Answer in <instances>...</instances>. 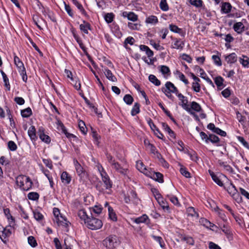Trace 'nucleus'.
<instances>
[{
	"mask_svg": "<svg viewBox=\"0 0 249 249\" xmlns=\"http://www.w3.org/2000/svg\"><path fill=\"white\" fill-rule=\"evenodd\" d=\"M78 216L80 219L81 223H84L89 229L96 230L100 229L103 226L102 221L93 216L90 217L85 209H81L78 212Z\"/></svg>",
	"mask_w": 249,
	"mask_h": 249,
	"instance_id": "1",
	"label": "nucleus"
},
{
	"mask_svg": "<svg viewBox=\"0 0 249 249\" xmlns=\"http://www.w3.org/2000/svg\"><path fill=\"white\" fill-rule=\"evenodd\" d=\"M16 182L19 188L24 191H29L32 187L33 182L27 176L19 175L16 179Z\"/></svg>",
	"mask_w": 249,
	"mask_h": 249,
	"instance_id": "2",
	"label": "nucleus"
},
{
	"mask_svg": "<svg viewBox=\"0 0 249 249\" xmlns=\"http://www.w3.org/2000/svg\"><path fill=\"white\" fill-rule=\"evenodd\" d=\"M16 224H9L6 227H1L0 228V238L3 243L6 244L8 240L7 238L10 237L14 231V227ZM0 227L1 226L0 225Z\"/></svg>",
	"mask_w": 249,
	"mask_h": 249,
	"instance_id": "3",
	"label": "nucleus"
},
{
	"mask_svg": "<svg viewBox=\"0 0 249 249\" xmlns=\"http://www.w3.org/2000/svg\"><path fill=\"white\" fill-rule=\"evenodd\" d=\"M119 244L120 241L116 235L109 236L103 240L104 245L109 249L116 248Z\"/></svg>",
	"mask_w": 249,
	"mask_h": 249,
	"instance_id": "4",
	"label": "nucleus"
},
{
	"mask_svg": "<svg viewBox=\"0 0 249 249\" xmlns=\"http://www.w3.org/2000/svg\"><path fill=\"white\" fill-rule=\"evenodd\" d=\"M73 164L76 174L81 180H84L88 178V174L85 169L75 159L73 160Z\"/></svg>",
	"mask_w": 249,
	"mask_h": 249,
	"instance_id": "5",
	"label": "nucleus"
},
{
	"mask_svg": "<svg viewBox=\"0 0 249 249\" xmlns=\"http://www.w3.org/2000/svg\"><path fill=\"white\" fill-rule=\"evenodd\" d=\"M209 173L212 179L215 183L220 187H223L224 189H226V187L224 186L222 180L223 178L228 179L226 176L223 174H220L219 176H218L217 175L215 174L213 172L210 170H209Z\"/></svg>",
	"mask_w": 249,
	"mask_h": 249,
	"instance_id": "6",
	"label": "nucleus"
},
{
	"mask_svg": "<svg viewBox=\"0 0 249 249\" xmlns=\"http://www.w3.org/2000/svg\"><path fill=\"white\" fill-rule=\"evenodd\" d=\"M54 222L56 223L58 226H62L64 228H67L69 227L71 223L67 220V218L60 215V217L56 219H53Z\"/></svg>",
	"mask_w": 249,
	"mask_h": 249,
	"instance_id": "7",
	"label": "nucleus"
},
{
	"mask_svg": "<svg viewBox=\"0 0 249 249\" xmlns=\"http://www.w3.org/2000/svg\"><path fill=\"white\" fill-rule=\"evenodd\" d=\"M38 135L42 142L46 143H49L51 142L50 137L45 133V129L43 127H40L37 131Z\"/></svg>",
	"mask_w": 249,
	"mask_h": 249,
	"instance_id": "8",
	"label": "nucleus"
},
{
	"mask_svg": "<svg viewBox=\"0 0 249 249\" xmlns=\"http://www.w3.org/2000/svg\"><path fill=\"white\" fill-rule=\"evenodd\" d=\"M162 91L171 92L177 94L178 90L175 85L171 82H167L165 84V88L162 89Z\"/></svg>",
	"mask_w": 249,
	"mask_h": 249,
	"instance_id": "9",
	"label": "nucleus"
},
{
	"mask_svg": "<svg viewBox=\"0 0 249 249\" xmlns=\"http://www.w3.org/2000/svg\"><path fill=\"white\" fill-rule=\"evenodd\" d=\"M131 219L132 222L138 224L141 223L148 224L150 221V219L146 214H143L139 217L132 218Z\"/></svg>",
	"mask_w": 249,
	"mask_h": 249,
	"instance_id": "10",
	"label": "nucleus"
},
{
	"mask_svg": "<svg viewBox=\"0 0 249 249\" xmlns=\"http://www.w3.org/2000/svg\"><path fill=\"white\" fill-rule=\"evenodd\" d=\"M111 165L113 169L122 175H126L127 174V169L122 167L119 162L115 161Z\"/></svg>",
	"mask_w": 249,
	"mask_h": 249,
	"instance_id": "11",
	"label": "nucleus"
},
{
	"mask_svg": "<svg viewBox=\"0 0 249 249\" xmlns=\"http://www.w3.org/2000/svg\"><path fill=\"white\" fill-rule=\"evenodd\" d=\"M60 178L62 182L65 185L69 184L71 180V176L66 171H63L61 173Z\"/></svg>",
	"mask_w": 249,
	"mask_h": 249,
	"instance_id": "12",
	"label": "nucleus"
},
{
	"mask_svg": "<svg viewBox=\"0 0 249 249\" xmlns=\"http://www.w3.org/2000/svg\"><path fill=\"white\" fill-rule=\"evenodd\" d=\"M79 28L83 33L87 35L89 34V30L92 29L90 23L85 20H83V23L80 25Z\"/></svg>",
	"mask_w": 249,
	"mask_h": 249,
	"instance_id": "13",
	"label": "nucleus"
},
{
	"mask_svg": "<svg viewBox=\"0 0 249 249\" xmlns=\"http://www.w3.org/2000/svg\"><path fill=\"white\" fill-rule=\"evenodd\" d=\"M14 63L16 66L18 71H23V70L25 69L23 62L15 54H14Z\"/></svg>",
	"mask_w": 249,
	"mask_h": 249,
	"instance_id": "14",
	"label": "nucleus"
},
{
	"mask_svg": "<svg viewBox=\"0 0 249 249\" xmlns=\"http://www.w3.org/2000/svg\"><path fill=\"white\" fill-rule=\"evenodd\" d=\"M102 70L104 71L106 77L109 80L112 82H115L117 80L116 78L114 76L109 70L107 68L102 66Z\"/></svg>",
	"mask_w": 249,
	"mask_h": 249,
	"instance_id": "15",
	"label": "nucleus"
},
{
	"mask_svg": "<svg viewBox=\"0 0 249 249\" xmlns=\"http://www.w3.org/2000/svg\"><path fill=\"white\" fill-rule=\"evenodd\" d=\"M225 59L228 64H233L236 62L237 56L235 53H233L228 55H224Z\"/></svg>",
	"mask_w": 249,
	"mask_h": 249,
	"instance_id": "16",
	"label": "nucleus"
},
{
	"mask_svg": "<svg viewBox=\"0 0 249 249\" xmlns=\"http://www.w3.org/2000/svg\"><path fill=\"white\" fill-rule=\"evenodd\" d=\"M3 213L6 217L9 224H15V218L11 214L9 208H5L3 209Z\"/></svg>",
	"mask_w": 249,
	"mask_h": 249,
	"instance_id": "17",
	"label": "nucleus"
},
{
	"mask_svg": "<svg viewBox=\"0 0 249 249\" xmlns=\"http://www.w3.org/2000/svg\"><path fill=\"white\" fill-rule=\"evenodd\" d=\"M122 16L124 18H127L128 20L132 21H137L138 19V16L132 12H124L122 14Z\"/></svg>",
	"mask_w": 249,
	"mask_h": 249,
	"instance_id": "18",
	"label": "nucleus"
},
{
	"mask_svg": "<svg viewBox=\"0 0 249 249\" xmlns=\"http://www.w3.org/2000/svg\"><path fill=\"white\" fill-rule=\"evenodd\" d=\"M217 163L220 167H223L224 169L228 172L230 173L233 172V169L230 165L227 164V162H224L221 160H218Z\"/></svg>",
	"mask_w": 249,
	"mask_h": 249,
	"instance_id": "19",
	"label": "nucleus"
},
{
	"mask_svg": "<svg viewBox=\"0 0 249 249\" xmlns=\"http://www.w3.org/2000/svg\"><path fill=\"white\" fill-rule=\"evenodd\" d=\"M233 28L237 34H241L245 30V26L241 22H236L234 24Z\"/></svg>",
	"mask_w": 249,
	"mask_h": 249,
	"instance_id": "20",
	"label": "nucleus"
},
{
	"mask_svg": "<svg viewBox=\"0 0 249 249\" xmlns=\"http://www.w3.org/2000/svg\"><path fill=\"white\" fill-rule=\"evenodd\" d=\"M106 206H108V215L109 218L113 221H116L117 220V216L113 208L110 207L107 202L106 203Z\"/></svg>",
	"mask_w": 249,
	"mask_h": 249,
	"instance_id": "21",
	"label": "nucleus"
},
{
	"mask_svg": "<svg viewBox=\"0 0 249 249\" xmlns=\"http://www.w3.org/2000/svg\"><path fill=\"white\" fill-rule=\"evenodd\" d=\"M157 200L164 210H166L167 212H169L170 208L168 203L164 200L161 196L157 199Z\"/></svg>",
	"mask_w": 249,
	"mask_h": 249,
	"instance_id": "22",
	"label": "nucleus"
},
{
	"mask_svg": "<svg viewBox=\"0 0 249 249\" xmlns=\"http://www.w3.org/2000/svg\"><path fill=\"white\" fill-rule=\"evenodd\" d=\"M151 178L160 183H163L164 182L163 175L160 172H154Z\"/></svg>",
	"mask_w": 249,
	"mask_h": 249,
	"instance_id": "23",
	"label": "nucleus"
},
{
	"mask_svg": "<svg viewBox=\"0 0 249 249\" xmlns=\"http://www.w3.org/2000/svg\"><path fill=\"white\" fill-rule=\"evenodd\" d=\"M199 222L201 225L207 228L211 229L212 227H213L214 226L213 224L212 223L208 220L205 218H201L199 219Z\"/></svg>",
	"mask_w": 249,
	"mask_h": 249,
	"instance_id": "24",
	"label": "nucleus"
},
{
	"mask_svg": "<svg viewBox=\"0 0 249 249\" xmlns=\"http://www.w3.org/2000/svg\"><path fill=\"white\" fill-rule=\"evenodd\" d=\"M158 22V18L156 16L151 15L147 17L145 19V22L148 24L155 25Z\"/></svg>",
	"mask_w": 249,
	"mask_h": 249,
	"instance_id": "25",
	"label": "nucleus"
},
{
	"mask_svg": "<svg viewBox=\"0 0 249 249\" xmlns=\"http://www.w3.org/2000/svg\"><path fill=\"white\" fill-rule=\"evenodd\" d=\"M184 46V43L180 39H175V42L173 45V48L176 49H182Z\"/></svg>",
	"mask_w": 249,
	"mask_h": 249,
	"instance_id": "26",
	"label": "nucleus"
},
{
	"mask_svg": "<svg viewBox=\"0 0 249 249\" xmlns=\"http://www.w3.org/2000/svg\"><path fill=\"white\" fill-rule=\"evenodd\" d=\"M140 49L141 51H144L145 52L146 55L148 57H152L154 53L152 50H151L149 48L144 45H141L140 46Z\"/></svg>",
	"mask_w": 249,
	"mask_h": 249,
	"instance_id": "27",
	"label": "nucleus"
},
{
	"mask_svg": "<svg viewBox=\"0 0 249 249\" xmlns=\"http://www.w3.org/2000/svg\"><path fill=\"white\" fill-rule=\"evenodd\" d=\"M136 166L137 169L141 172L147 174V169L142 162L141 161H137L136 162Z\"/></svg>",
	"mask_w": 249,
	"mask_h": 249,
	"instance_id": "28",
	"label": "nucleus"
},
{
	"mask_svg": "<svg viewBox=\"0 0 249 249\" xmlns=\"http://www.w3.org/2000/svg\"><path fill=\"white\" fill-rule=\"evenodd\" d=\"M190 108H191L192 111L194 110L197 112L203 111L200 105L195 101H193L191 103V107Z\"/></svg>",
	"mask_w": 249,
	"mask_h": 249,
	"instance_id": "29",
	"label": "nucleus"
},
{
	"mask_svg": "<svg viewBox=\"0 0 249 249\" xmlns=\"http://www.w3.org/2000/svg\"><path fill=\"white\" fill-rule=\"evenodd\" d=\"M36 131V128L34 126H31L30 127L28 131V135L32 140H36L37 138Z\"/></svg>",
	"mask_w": 249,
	"mask_h": 249,
	"instance_id": "30",
	"label": "nucleus"
},
{
	"mask_svg": "<svg viewBox=\"0 0 249 249\" xmlns=\"http://www.w3.org/2000/svg\"><path fill=\"white\" fill-rule=\"evenodd\" d=\"M231 5L228 2H224L221 6L222 12L227 14L231 12Z\"/></svg>",
	"mask_w": 249,
	"mask_h": 249,
	"instance_id": "31",
	"label": "nucleus"
},
{
	"mask_svg": "<svg viewBox=\"0 0 249 249\" xmlns=\"http://www.w3.org/2000/svg\"><path fill=\"white\" fill-rule=\"evenodd\" d=\"M102 207L101 206L95 205L92 208H90V213L92 216H93V213L96 214H99L101 213L102 211Z\"/></svg>",
	"mask_w": 249,
	"mask_h": 249,
	"instance_id": "32",
	"label": "nucleus"
},
{
	"mask_svg": "<svg viewBox=\"0 0 249 249\" xmlns=\"http://www.w3.org/2000/svg\"><path fill=\"white\" fill-rule=\"evenodd\" d=\"M226 190L229 194L232 196L235 195L237 193L235 186L231 182L230 183V186L227 187Z\"/></svg>",
	"mask_w": 249,
	"mask_h": 249,
	"instance_id": "33",
	"label": "nucleus"
},
{
	"mask_svg": "<svg viewBox=\"0 0 249 249\" xmlns=\"http://www.w3.org/2000/svg\"><path fill=\"white\" fill-rule=\"evenodd\" d=\"M214 83L217 88L220 89L223 86L224 79L220 76H217L214 79Z\"/></svg>",
	"mask_w": 249,
	"mask_h": 249,
	"instance_id": "34",
	"label": "nucleus"
},
{
	"mask_svg": "<svg viewBox=\"0 0 249 249\" xmlns=\"http://www.w3.org/2000/svg\"><path fill=\"white\" fill-rule=\"evenodd\" d=\"M104 183L106 189H110L112 188V183L109 177L102 179Z\"/></svg>",
	"mask_w": 249,
	"mask_h": 249,
	"instance_id": "35",
	"label": "nucleus"
},
{
	"mask_svg": "<svg viewBox=\"0 0 249 249\" xmlns=\"http://www.w3.org/2000/svg\"><path fill=\"white\" fill-rule=\"evenodd\" d=\"M189 3L197 8H201L203 5V2L202 0H189Z\"/></svg>",
	"mask_w": 249,
	"mask_h": 249,
	"instance_id": "36",
	"label": "nucleus"
},
{
	"mask_svg": "<svg viewBox=\"0 0 249 249\" xmlns=\"http://www.w3.org/2000/svg\"><path fill=\"white\" fill-rule=\"evenodd\" d=\"M32 114V111L30 107H28L21 110V115L23 118H28Z\"/></svg>",
	"mask_w": 249,
	"mask_h": 249,
	"instance_id": "37",
	"label": "nucleus"
},
{
	"mask_svg": "<svg viewBox=\"0 0 249 249\" xmlns=\"http://www.w3.org/2000/svg\"><path fill=\"white\" fill-rule=\"evenodd\" d=\"M140 105L138 103H135L131 109V114L134 116L138 114L140 111Z\"/></svg>",
	"mask_w": 249,
	"mask_h": 249,
	"instance_id": "38",
	"label": "nucleus"
},
{
	"mask_svg": "<svg viewBox=\"0 0 249 249\" xmlns=\"http://www.w3.org/2000/svg\"><path fill=\"white\" fill-rule=\"evenodd\" d=\"M160 68V71L163 75H169L171 74L170 69L168 67L165 65H161L159 67Z\"/></svg>",
	"mask_w": 249,
	"mask_h": 249,
	"instance_id": "39",
	"label": "nucleus"
},
{
	"mask_svg": "<svg viewBox=\"0 0 249 249\" xmlns=\"http://www.w3.org/2000/svg\"><path fill=\"white\" fill-rule=\"evenodd\" d=\"M114 18V15L113 13H108L104 16L105 21L108 24L111 23Z\"/></svg>",
	"mask_w": 249,
	"mask_h": 249,
	"instance_id": "40",
	"label": "nucleus"
},
{
	"mask_svg": "<svg viewBox=\"0 0 249 249\" xmlns=\"http://www.w3.org/2000/svg\"><path fill=\"white\" fill-rule=\"evenodd\" d=\"M148 79L151 83L157 86H159L161 84L160 81L154 75L150 74Z\"/></svg>",
	"mask_w": 249,
	"mask_h": 249,
	"instance_id": "41",
	"label": "nucleus"
},
{
	"mask_svg": "<svg viewBox=\"0 0 249 249\" xmlns=\"http://www.w3.org/2000/svg\"><path fill=\"white\" fill-rule=\"evenodd\" d=\"M167 197L169 198L170 201L174 205L178 206L180 205V203H179L178 198L176 196H174L172 195H167Z\"/></svg>",
	"mask_w": 249,
	"mask_h": 249,
	"instance_id": "42",
	"label": "nucleus"
},
{
	"mask_svg": "<svg viewBox=\"0 0 249 249\" xmlns=\"http://www.w3.org/2000/svg\"><path fill=\"white\" fill-rule=\"evenodd\" d=\"M186 212L188 216L198 217V214L196 212L193 207H189L186 210Z\"/></svg>",
	"mask_w": 249,
	"mask_h": 249,
	"instance_id": "43",
	"label": "nucleus"
},
{
	"mask_svg": "<svg viewBox=\"0 0 249 249\" xmlns=\"http://www.w3.org/2000/svg\"><path fill=\"white\" fill-rule=\"evenodd\" d=\"M243 58H240L239 62L244 67H249V58L245 55H243Z\"/></svg>",
	"mask_w": 249,
	"mask_h": 249,
	"instance_id": "44",
	"label": "nucleus"
},
{
	"mask_svg": "<svg viewBox=\"0 0 249 249\" xmlns=\"http://www.w3.org/2000/svg\"><path fill=\"white\" fill-rule=\"evenodd\" d=\"M44 175L47 178L49 181L50 186L52 188H53L54 182L53 181V178L49 174V171L48 170H45L43 171Z\"/></svg>",
	"mask_w": 249,
	"mask_h": 249,
	"instance_id": "45",
	"label": "nucleus"
},
{
	"mask_svg": "<svg viewBox=\"0 0 249 249\" xmlns=\"http://www.w3.org/2000/svg\"><path fill=\"white\" fill-rule=\"evenodd\" d=\"M160 7L163 11H167L169 10V6L166 0H160Z\"/></svg>",
	"mask_w": 249,
	"mask_h": 249,
	"instance_id": "46",
	"label": "nucleus"
},
{
	"mask_svg": "<svg viewBox=\"0 0 249 249\" xmlns=\"http://www.w3.org/2000/svg\"><path fill=\"white\" fill-rule=\"evenodd\" d=\"M123 100L124 102L128 105H130L132 104L134 99L132 96L130 94H126L124 97Z\"/></svg>",
	"mask_w": 249,
	"mask_h": 249,
	"instance_id": "47",
	"label": "nucleus"
},
{
	"mask_svg": "<svg viewBox=\"0 0 249 249\" xmlns=\"http://www.w3.org/2000/svg\"><path fill=\"white\" fill-rule=\"evenodd\" d=\"M169 29L171 31L174 33L180 34L182 32V29L181 28H178L177 25L173 24L169 25Z\"/></svg>",
	"mask_w": 249,
	"mask_h": 249,
	"instance_id": "48",
	"label": "nucleus"
},
{
	"mask_svg": "<svg viewBox=\"0 0 249 249\" xmlns=\"http://www.w3.org/2000/svg\"><path fill=\"white\" fill-rule=\"evenodd\" d=\"M78 125L81 132L84 135L86 134L87 132V128L84 122L81 120L80 121Z\"/></svg>",
	"mask_w": 249,
	"mask_h": 249,
	"instance_id": "49",
	"label": "nucleus"
},
{
	"mask_svg": "<svg viewBox=\"0 0 249 249\" xmlns=\"http://www.w3.org/2000/svg\"><path fill=\"white\" fill-rule=\"evenodd\" d=\"M39 197V194L36 192H30L28 194V199L32 200H36Z\"/></svg>",
	"mask_w": 249,
	"mask_h": 249,
	"instance_id": "50",
	"label": "nucleus"
},
{
	"mask_svg": "<svg viewBox=\"0 0 249 249\" xmlns=\"http://www.w3.org/2000/svg\"><path fill=\"white\" fill-rule=\"evenodd\" d=\"M214 64L217 66H221L222 65V62L220 57L217 55H213L212 57Z\"/></svg>",
	"mask_w": 249,
	"mask_h": 249,
	"instance_id": "51",
	"label": "nucleus"
},
{
	"mask_svg": "<svg viewBox=\"0 0 249 249\" xmlns=\"http://www.w3.org/2000/svg\"><path fill=\"white\" fill-rule=\"evenodd\" d=\"M179 171L182 175L184 176L185 177L187 178H191V174L189 172V171L187 170V168L182 166L180 168Z\"/></svg>",
	"mask_w": 249,
	"mask_h": 249,
	"instance_id": "52",
	"label": "nucleus"
},
{
	"mask_svg": "<svg viewBox=\"0 0 249 249\" xmlns=\"http://www.w3.org/2000/svg\"><path fill=\"white\" fill-rule=\"evenodd\" d=\"M7 145L8 149L12 151H16L18 148L16 143L12 141H9L8 142Z\"/></svg>",
	"mask_w": 249,
	"mask_h": 249,
	"instance_id": "53",
	"label": "nucleus"
},
{
	"mask_svg": "<svg viewBox=\"0 0 249 249\" xmlns=\"http://www.w3.org/2000/svg\"><path fill=\"white\" fill-rule=\"evenodd\" d=\"M28 242L32 247H36L37 245L36 240L33 236H30L28 237Z\"/></svg>",
	"mask_w": 249,
	"mask_h": 249,
	"instance_id": "54",
	"label": "nucleus"
},
{
	"mask_svg": "<svg viewBox=\"0 0 249 249\" xmlns=\"http://www.w3.org/2000/svg\"><path fill=\"white\" fill-rule=\"evenodd\" d=\"M177 73L178 74L179 79L182 81L185 85H188L189 84L188 80L186 78L185 75L182 72L179 71H177Z\"/></svg>",
	"mask_w": 249,
	"mask_h": 249,
	"instance_id": "55",
	"label": "nucleus"
},
{
	"mask_svg": "<svg viewBox=\"0 0 249 249\" xmlns=\"http://www.w3.org/2000/svg\"><path fill=\"white\" fill-rule=\"evenodd\" d=\"M180 101L182 103L181 105L182 107L187 111H189L190 108L188 105V100L187 98L185 97V98L182 99Z\"/></svg>",
	"mask_w": 249,
	"mask_h": 249,
	"instance_id": "56",
	"label": "nucleus"
},
{
	"mask_svg": "<svg viewBox=\"0 0 249 249\" xmlns=\"http://www.w3.org/2000/svg\"><path fill=\"white\" fill-rule=\"evenodd\" d=\"M221 229L223 232L227 235L230 234L231 231L229 227L226 223H224L223 225L220 226Z\"/></svg>",
	"mask_w": 249,
	"mask_h": 249,
	"instance_id": "57",
	"label": "nucleus"
},
{
	"mask_svg": "<svg viewBox=\"0 0 249 249\" xmlns=\"http://www.w3.org/2000/svg\"><path fill=\"white\" fill-rule=\"evenodd\" d=\"M152 237L155 241H156L157 242H158L159 243L160 246L161 248L164 247V243L163 241L162 238L160 236L152 235Z\"/></svg>",
	"mask_w": 249,
	"mask_h": 249,
	"instance_id": "58",
	"label": "nucleus"
},
{
	"mask_svg": "<svg viewBox=\"0 0 249 249\" xmlns=\"http://www.w3.org/2000/svg\"><path fill=\"white\" fill-rule=\"evenodd\" d=\"M150 44L157 50L162 51L164 50L163 46L160 45L159 43H156L153 40L150 41Z\"/></svg>",
	"mask_w": 249,
	"mask_h": 249,
	"instance_id": "59",
	"label": "nucleus"
},
{
	"mask_svg": "<svg viewBox=\"0 0 249 249\" xmlns=\"http://www.w3.org/2000/svg\"><path fill=\"white\" fill-rule=\"evenodd\" d=\"M209 141L211 142L212 143H217L219 141V139L215 135L210 134L209 136Z\"/></svg>",
	"mask_w": 249,
	"mask_h": 249,
	"instance_id": "60",
	"label": "nucleus"
},
{
	"mask_svg": "<svg viewBox=\"0 0 249 249\" xmlns=\"http://www.w3.org/2000/svg\"><path fill=\"white\" fill-rule=\"evenodd\" d=\"M44 164L49 169H52L53 167L52 161L50 159H43Z\"/></svg>",
	"mask_w": 249,
	"mask_h": 249,
	"instance_id": "61",
	"label": "nucleus"
},
{
	"mask_svg": "<svg viewBox=\"0 0 249 249\" xmlns=\"http://www.w3.org/2000/svg\"><path fill=\"white\" fill-rule=\"evenodd\" d=\"M238 140L242 143V144L248 149H249V145L248 142L245 141L244 138L243 137L238 136L237 137Z\"/></svg>",
	"mask_w": 249,
	"mask_h": 249,
	"instance_id": "62",
	"label": "nucleus"
},
{
	"mask_svg": "<svg viewBox=\"0 0 249 249\" xmlns=\"http://www.w3.org/2000/svg\"><path fill=\"white\" fill-rule=\"evenodd\" d=\"M92 136L95 140L96 144L98 145L99 143V140L100 139V136L98 135L96 131H92Z\"/></svg>",
	"mask_w": 249,
	"mask_h": 249,
	"instance_id": "63",
	"label": "nucleus"
},
{
	"mask_svg": "<svg viewBox=\"0 0 249 249\" xmlns=\"http://www.w3.org/2000/svg\"><path fill=\"white\" fill-rule=\"evenodd\" d=\"M34 216L35 218L37 221L41 220L43 218V215L42 213L37 211L34 212Z\"/></svg>",
	"mask_w": 249,
	"mask_h": 249,
	"instance_id": "64",
	"label": "nucleus"
}]
</instances>
